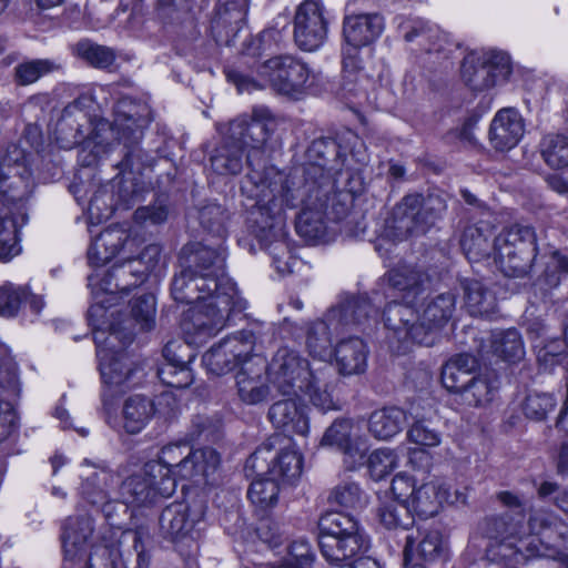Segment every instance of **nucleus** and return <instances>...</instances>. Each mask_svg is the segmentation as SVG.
<instances>
[{
  "instance_id": "nucleus-62",
  "label": "nucleus",
  "mask_w": 568,
  "mask_h": 568,
  "mask_svg": "<svg viewBox=\"0 0 568 568\" xmlns=\"http://www.w3.org/2000/svg\"><path fill=\"white\" fill-rule=\"evenodd\" d=\"M227 217L226 210L217 203H209L199 211V220L203 229L219 237H223L225 234Z\"/></svg>"
},
{
  "instance_id": "nucleus-39",
  "label": "nucleus",
  "mask_w": 568,
  "mask_h": 568,
  "mask_svg": "<svg viewBox=\"0 0 568 568\" xmlns=\"http://www.w3.org/2000/svg\"><path fill=\"white\" fill-rule=\"evenodd\" d=\"M406 424V414L398 407H383L374 410L368 418L369 434L379 440L396 436Z\"/></svg>"
},
{
  "instance_id": "nucleus-32",
  "label": "nucleus",
  "mask_w": 568,
  "mask_h": 568,
  "mask_svg": "<svg viewBox=\"0 0 568 568\" xmlns=\"http://www.w3.org/2000/svg\"><path fill=\"white\" fill-rule=\"evenodd\" d=\"M185 348L183 345L176 346L175 343H168L163 348L165 363L158 368V377L166 386L173 388H186L193 383V374L189 366L194 355H189L184 361L176 354V351Z\"/></svg>"
},
{
  "instance_id": "nucleus-49",
  "label": "nucleus",
  "mask_w": 568,
  "mask_h": 568,
  "mask_svg": "<svg viewBox=\"0 0 568 568\" xmlns=\"http://www.w3.org/2000/svg\"><path fill=\"white\" fill-rule=\"evenodd\" d=\"M91 481L85 484L83 498L91 505L99 507L111 526H119V519L122 515L128 514L130 504H126L124 499L122 501L109 499V495L102 488H99L95 494L91 490Z\"/></svg>"
},
{
  "instance_id": "nucleus-12",
  "label": "nucleus",
  "mask_w": 568,
  "mask_h": 568,
  "mask_svg": "<svg viewBox=\"0 0 568 568\" xmlns=\"http://www.w3.org/2000/svg\"><path fill=\"white\" fill-rule=\"evenodd\" d=\"M265 374L270 384L282 396H298L310 389L315 375L310 362L297 351L281 347L266 364Z\"/></svg>"
},
{
  "instance_id": "nucleus-16",
  "label": "nucleus",
  "mask_w": 568,
  "mask_h": 568,
  "mask_svg": "<svg viewBox=\"0 0 568 568\" xmlns=\"http://www.w3.org/2000/svg\"><path fill=\"white\" fill-rule=\"evenodd\" d=\"M413 303L390 302L383 312L384 325L387 329V339L390 344L397 343V351H405L410 343L430 346L420 313Z\"/></svg>"
},
{
  "instance_id": "nucleus-14",
  "label": "nucleus",
  "mask_w": 568,
  "mask_h": 568,
  "mask_svg": "<svg viewBox=\"0 0 568 568\" xmlns=\"http://www.w3.org/2000/svg\"><path fill=\"white\" fill-rule=\"evenodd\" d=\"M156 462L175 479L207 478L219 467L220 455L210 447L192 450L187 443H176L164 446Z\"/></svg>"
},
{
  "instance_id": "nucleus-13",
  "label": "nucleus",
  "mask_w": 568,
  "mask_h": 568,
  "mask_svg": "<svg viewBox=\"0 0 568 568\" xmlns=\"http://www.w3.org/2000/svg\"><path fill=\"white\" fill-rule=\"evenodd\" d=\"M103 334V332L94 334L101 377L111 395L123 394L140 382L142 373L140 367L126 355L110 353L108 347L114 346L111 338L121 339L120 332L114 329L108 338H102Z\"/></svg>"
},
{
  "instance_id": "nucleus-33",
  "label": "nucleus",
  "mask_w": 568,
  "mask_h": 568,
  "mask_svg": "<svg viewBox=\"0 0 568 568\" xmlns=\"http://www.w3.org/2000/svg\"><path fill=\"white\" fill-rule=\"evenodd\" d=\"M247 12V0H232L216 10L211 30L217 43L231 45L230 36H235Z\"/></svg>"
},
{
  "instance_id": "nucleus-27",
  "label": "nucleus",
  "mask_w": 568,
  "mask_h": 568,
  "mask_svg": "<svg viewBox=\"0 0 568 568\" xmlns=\"http://www.w3.org/2000/svg\"><path fill=\"white\" fill-rule=\"evenodd\" d=\"M525 133V123L515 108L500 109L491 120L488 139L494 150L505 152L514 149Z\"/></svg>"
},
{
  "instance_id": "nucleus-17",
  "label": "nucleus",
  "mask_w": 568,
  "mask_h": 568,
  "mask_svg": "<svg viewBox=\"0 0 568 568\" xmlns=\"http://www.w3.org/2000/svg\"><path fill=\"white\" fill-rule=\"evenodd\" d=\"M511 72L507 53L496 50L470 52L462 64V77L473 91H485L508 78Z\"/></svg>"
},
{
  "instance_id": "nucleus-28",
  "label": "nucleus",
  "mask_w": 568,
  "mask_h": 568,
  "mask_svg": "<svg viewBox=\"0 0 568 568\" xmlns=\"http://www.w3.org/2000/svg\"><path fill=\"white\" fill-rule=\"evenodd\" d=\"M80 104V100L68 104L57 122L55 141L62 149L70 150L79 145L91 129L90 119Z\"/></svg>"
},
{
  "instance_id": "nucleus-37",
  "label": "nucleus",
  "mask_w": 568,
  "mask_h": 568,
  "mask_svg": "<svg viewBox=\"0 0 568 568\" xmlns=\"http://www.w3.org/2000/svg\"><path fill=\"white\" fill-rule=\"evenodd\" d=\"M339 372L344 375L363 373L367 365L368 349L359 337H349L338 342L334 349Z\"/></svg>"
},
{
  "instance_id": "nucleus-18",
  "label": "nucleus",
  "mask_w": 568,
  "mask_h": 568,
  "mask_svg": "<svg viewBox=\"0 0 568 568\" xmlns=\"http://www.w3.org/2000/svg\"><path fill=\"white\" fill-rule=\"evenodd\" d=\"M255 342L256 334L253 329H241L213 345L203 355V363L211 373L225 374L239 364L244 366L250 362Z\"/></svg>"
},
{
  "instance_id": "nucleus-57",
  "label": "nucleus",
  "mask_w": 568,
  "mask_h": 568,
  "mask_svg": "<svg viewBox=\"0 0 568 568\" xmlns=\"http://www.w3.org/2000/svg\"><path fill=\"white\" fill-rule=\"evenodd\" d=\"M366 463L371 477L382 480L398 466V458L393 449L378 448L371 453Z\"/></svg>"
},
{
  "instance_id": "nucleus-50",
  "label": "nucleus",
  "mask_w": 568,
  "mask_h": 568,
  "mask_svg": "<svg viewBox=\"0 0 568 568\" xmlns=\"http://www.w3.org/2000/svg\"><path fill=\"white\" fill-rule=\"evenodd\" d=\"M306 348L311 356L325 361L332 356V337L325 321H315L306 328Z\"/></svg>"
},
{
  "instance_id": "nucleus-34",
  "label": "nucleus",
  "mask_w": 568,
  "mask_h": 568,
  "mask_svg": "<svg viewBox=\"0 0 568 568\" xmlns=\"http://www.w3.org/2000/svg\"><path fill=\"white\" fill-rule=\"evenodd\" d=\"M455 308L456 298L453 293L438 294L424 305L420 317L430 345L435 342L436 333L453 317Z\"/></svg>"
},
{
  "instance_id": "nucleus-55",
  "label": "nucleus",
  "mask_w": 568,
  "mask_h": 568,
  "mask_svg": "<svg viewBox=\"0 0 568 568\" xmlns=\"http://www.w3.org/2000/svg\"><path fill=\"white\" fill-rule=\"evenodd\" d=\"M122 556L119 539L93 545L87 559V568H120Z\"/></svg>"
},
{
  "instance_id": "nucleus-51",
  "label": "nucleus",
  "mask_w": 568,
  "mask_h": 568,
  "mask_svg": "<svg viewBox=\"0 0 568 568\" xmlns=\"http://www.w3.org/2000/svg\"><path fill=\"white\" fill-rule=\"evenodd\" d=\"M328 500L343 508L359 510L368 504V495L358 483L343 480L332 489Z\"/></svg>"
},
{
  "instance_id": "nucleus-60",
  "label": "nucleus",
  "mask_w": 568,
  "mask_h": 568,
  "mask_svg": "<svg viewBox=\"0 0 568 568\" xmlns=\"http://www.w3.org/2000/svg\"><path fill=\"white\" fill-rule=\"evenodd\" d=\"M28 297V287L6 283L0 286V316L11 318L17 316L23 301Z\"/></svg>"
},
{
  "instance_id": "nucleus-36",
  "label": "nucleus",
  "mask_w": 568,
  "mask_h": 568,
  "mask_svg": "<svg viewBox=\"0 0 568 568\" xmlns=\"http://www.w3.org/2000/svg\"><path fill=\"white\" fill-rule=\"evenodd\" d=\"M129 235L120 227H109L101 232L88 248V261L92 266H102L111 261L123 245Z\"/></svg>"
},
{
  "instance_id": "nucleus-4",
  "label": "nucleus",
  "mask_w": 568,
  "mask_h": 568,
  "mask_svg": "<svg viewBox=\"0 0 568 568\" xmlns=\"http://www.w3.org/2000/svg\"><path fill=\"white\" fill-rule=\"evenodd\" d=\"M33 190L26 152L10 144L0 155V261L21 253L19 231L27 223V200Z\"/></svg>"
},
{
  "instance_id": "nucleus-46",
  "label": "nucleus",
  "mask_w": 568,
  "mask_h": 568,
  "mask_svg": "<svg viewBox=\"0 0 568 568\" xmlns=\"http://www.w3.org/2000/svg\"><path fill=\"white\" fill-rule=\"evenodd\" d=\"M247 490L251 503L261 510L276 506L281 489V481L268 475H256Z\"/></svg>"
},
{
  "instance_id": "nucleus-30",
  "label": "nucleus",
  "mask_w": 568,
  "mask_h": 568,
  "mask_svg": "<svg viewBox=\"0 0 568 568\" xmlns=\"http://www.w3.org/2000/svg\"><path fill=\"white\" fill-rule=\"evenodd\" d=\"M447 483L439 478L430 479L416 487L409 503V509L419 517L428 518L436 515L442 505L449 500Z\"/></svg>"
},
{
  "instance_id": "nucleus-25",
  "label": "nucleus",
  "mask_w": 568,
  "mask_h": 568,
  "mask_svg": "<svg viewBox=\"0 0 568 568\" xmlns=\"http://www.w3.org/2000/svg\"><path fill=\"white\" fill-rule=\"evenodd\" d=\"M180 266L181 271L174 275L171 283V295L175 302L181 304L201 302L221 288L222 278L200 276L194 273V270L185 265Z\"/></svg>"
},
{
  "instance_id": "nucleus-54",
  "label": "nucleus",
  "mask_w": 568,
  "mask_h": 568,
  "mask_svg": "<svg viewBox=\"0 0 568 568\" xmlns=\"http://www.w3.org/2000/svg\"><path fill=\"white\" fill-rule=\"evenodd\" d=\"M378 517L381 524L389 530H406L414 525V516L409 506L399 501H390L381 506Z\"/></svg>"
},
{
  "instance_id": "nucleus-29",
  "label": "nucleus",
  "mask_w": 568,
  "mask_h": 568,
  "mask_svg": "<svg viewBox=\"0 0 568 568\" xmlns=\"http://www.w3.org/2000/svg\"><path fill=\"white\" fill-rule=\"evenodd\" d=\"M93 520L89 516L69 517L62 527V547L67 560L81 561L93 537Z\"/></svg>"
},
{
  "instance_id": "nucleus-19",
  "label": "nucleus",
  "mask_w": 568,
  "mask_h": 568,
  "mask_svg": "<svg viewBox=\"0 0 568 568\" xmlns=\"http://www.w3.org/2000/svg\"><path fill=\"white\" fill-rule=\"evenodd\" d=\"M258 74L280 94H301L310 80L311 70L305 62L290 54L276 55L266 60Z\"/></svg>"
},
{
  "instance_id": "nucleus-64",
  "label": "nucleus",
  "mask_w": 568,
  "mask_h": 568,
  "mask_svg": "<svg viewBox=\"0 0 568 568\" xmlns=\"http://www.w3.org/2000/svg\"><path fill=\"white\" fill-rule=\"evenodd\" d=\"M315 555L310 544L305 540H296L287 548L281 568H312Z\"/></svg>"
},
{
  "instance_id": "nucleus-47",
  "label": "nucleus",
  "mask_w": 568,
  "mask_h": 568,
  "mask_svg": "<svg viewBox=\"0 0 568 568\" xmlns=\"http://www.w3.org/2000/svg\"><path fill=\"white\" fill-rule=\"evenodd\" d=\"M465 305L471 316H489L496 307V298L481 282L471 280L464 285Z\"/></svg>"
},
{
  "instance_id": "nucleus-10",
  "label": "nucleus",
  "mask_w": 568,
  "mask_h": 568,
  "mask_svg": "<svg viewBox=\"0 0 568 568\" xmlns=\"http://www.w3.org/2000/svg\"><path fill=\"white\" fill-rule=\"evenodd\" d=\"M536 241L530 225L515 223L504 227L493 241V256L499 271L508 277L528 274L536 257Z\"/></svg>"
},
{
  "instance_id": "nucleus-63",
  "label": "nucleus",
  "mask_w": 568,
  "mask_h": 568,
  "mask_svg": "<svg viewBox=\"0 0 568 568\" xmlns=\"http://www.w3.org/2000/svg\"><path fill=\"white\" fill-rule=\"evenodd\" d=\"M353 430V422L349 418H337L325 430L321 439V446L333 447L339 450L349 443Z\"/></svg>"
},
{
  "instance_id": "nucleus-6",
  "label": "nucleus",
  "mask_w": 568,
  "mask_h": 568,
  "mask_svg": "<svg viewBox=\"0 0 568 568\" xmlns=\"http://www.w3.org/2000/svg\"><path fill=\"white\" fill-rule=\"evenodd\" d=\"M221 288L189 310L182 321V331L187 344H202L227 326L236 314H241L247 302L240 295L233 281L222 278Z\"/></svg>"
},
{
  "instance_id": "nucleus-44",
  "label": "nucleus",
  "mask_w": 568,
  "mask_h": 568,
  "mask_svg": "<svg viewBox=\"0 0 568 568\" xmlns=\"http://www.w3.org/2000/svg\"><path fill=\"white\" fill-rule=\"evenodd\" d=\"M489 343L490 352L505 362L515 363L525 355L523 338L515 328L494 331Z\"/></svg>"
},
{
  "instance_id": "nucleus-52",
  "label": "nucleus",
  "mask_w": 568,
  "mask_h": 568,
  "mask_svg": "<svg viewBox=\"0 0 568 568\" xmlns=\"http://www.w3.org/2000/svg\"><path fill=\"white\" fill-rule=\"evenodd\" d=\"M540 153L548 166L555 170L568 166V136L548 134L540 142Z\"/></svg>"
},
{
  "instance_id": "nucleus-1",
  "label": "nucleus",
  "mask_w": 568,
  "mask_h": 568,
  "mask_svg": "<svg viewBox=\"0 0 568 568\" xmlns=\"http://www.w3.org/2000/svg\"><path fill=\"white\" fill-rule=\"evenodd\" d=\"M276 128V120L267 108H255L250 119L239 118L230 123L229 134L210 158L214 172L235 175L243 169V153L247 149L250 172L242 182L241 191L255 200L252 210L265 202V227L261 229L258 236L273 241L283 236L284 227L283 207L275 203V192L290 191L295 184L274 168L265 166L264 148Z\"/></svg>"
},
{
  "instance_id": "nucleus-59",
  "label": "nucleus",
  "mask_w": 568,
  "mask_h": 568,
  "mask_svg": "<svg viewBox=\"0 0 568 568\" xmlns=\"http://www.w3.org/2000/svg\"><path fill=\"white\" fill-rule=\"evenodd\" d=\"M131 317L139 326V331H151L155 325V297L153 294H143L131 303Z\"/></svg>"
},
{
  "instance_id": "nucleus-35",
  "label": "nucleus",
  "mask_w": 568,
  "mask_h": 568,
  "mask_svg": "<svg viewBox=\"0 0 568 568\" xmlns=\"http://www.w3.org/2000/svg\"><path fill=\"white\" fill-rule=\"evenodd\" d=\"M130 258L114 264L100 282L102 291L109 294H128L131 288L145 282L143 272Z\"/></svg>"
},
{
  "instance_id": "nucleus-22",
  "label": "nucleus",
  "mask_w": 568,
  "mask_h": 568,
  "mask_svg": "<svg viewBox=\"0 0 568 568\" xmlns=\"http://www.w3.org/2000/svg\"><path fill=\"white\" fill-rule=\"evenodd\" d=\"M179 262L200 276L232 281L224 272L225 254L221 247H211L200 242L189 243L182 247Z\"/></svg>"
},
{
  "instance_id": "nucleus-31",
  "label": "nucleus",
  "mask_w": 568,
  "mask_h": 568,
  "mask_svg": "<svg viewBox=\"0 0 568 568\" xmlns=\"http://www.w3.org/2000/svg\"><path fill=\"white\" fill-rule=\"evenodd\" d=\"M447 547L443 536L437 529L417 530V535L409 534L406 536L404 547V559L406 562L414 560L417 556L424 561H435L445 559Z\"/></svg>"
},
{
  "instance_id": "nucleus-23",
  "label": "nucleus",
  "mask_w": 568,
  "mask_h": 568,
  "mask_svg": "<svg viewBox=\"0 0 568 568\" xmlns=\"http://www.w3.org/2000/svg\"><path fill=\"white\" fill-rule=\"evenodd\" d=\"M383 281L402 297V303H415L430 287L428 273L419 266L403 264L390 268Z\"/></svg>"
},
{
  "instance_id": "nucleus-5",
  "label": "nucleus",
  "mask_w": 568,
  "mask_h": 568,
  "mask_svg": "<svg viewBox=\"0 0 568 568\" xmlns=\"http://www.w3.org/2000/svg\"><path fill=\"white\" fill-rule=\"evenodd\" d=\"M318 547L324 559L335 568H382L368 556L369 537L359 521L342 511H328L318 520Z\"/></svg>"
},
{
  "instance_id": "nucleus-53",
  "label": "nucleus",
  "mask_w": 568,
  "mask_h": 568,
  "mask_svg": "<svg viewBox=\"0 0 568 568\" xmlns=\"http://www.w3.org/2000/svg\"><path fill=\"white\" fill-rule=\"evenodd\" d=\"M59 69L60 65L51 59L27 60L16 65L13 78L18 85L24 87Z\"/></svg>"
},
{
  "instance_id": "nucleus-2",
  "label": "nucleus",
  "mask_w": 568,
  "mask_h": 568,
  "mask_svg": "<svg viewBox=\"0 0 568 568\" xmlns=\"http://www.w3.org/2000/svg\"><path fill=\"white\" fill-rule=\"evenodd\" d=\"M497 500L507 511L486 518L483 527L485 558L503 568L537 557H561L568 548V524L548 508H530L525 500L508 490L499 491Z\"/></svg>"
},
{
  "instance_id": "nucleus-20",
  "label": "nucleus",
  "mask_w": 568,
  "mask_h": 568,
  "mask_svg": "<svg viewBox=\"0 0 568 568\" xmlns=\"http://www.w3.org/2000/svg\"><path fill=\"white\" fill-rule=\"evenodd\" d=\"M328 21L325 9L318 0H305L296 9L294 17V41L306 52H314L325 43Z\"/></svg>"
},
{
  "instance_id": "nucleus-15",
  "label": "nucleus",
  "mask_w": 568,
  "mask_h": 568,
  "mask_svg": "<svg viewBox=\"0 0 568 568\" xmlns=\"http://www.w3.org/2000/svg\"><path fill=\"white\" fill-rule=\"evenodd\" d=\"M141 105L132 100L123 99L115 104L113 126L123 141V159L118 164L122 171L140 170L146 161L143 159V151L139 146L142 138V130L146 125V119L140 113Z\"/></svg>"
},
{
  "instance_id": "nucleus-48",
  "label": "nucleus",
  "mask_w": 568,
  "mask_h": 568,
  "mask_svg": "<svg viewBox=\"0 0 568 568\" xmlns=\"http://www.w3.org/2000/svg\"><path fill=\"white\" fill-rule=\"evenodd\" d=\"M72 51L79 59L95 69H109L116 59L115 51L112 48L95 43L89 39L77 42Z\"/></svg>"
},
{
  "instance_id": "nucleus-8",
  "label": "nucleus",
  "mask_w": 568,
  "mask_h": 568,
  "mask_svg": "<svg viewBox=\"0 0 568 568\" xmlns=\"http://www.w3.org/2000/svg\"><path fill=\"white\" fill-rule=\"evenodd\" d=\"M205 505L200 501L173 503L159 517V532L172 542L185 565L193 568L200 550L199 540L204 529Z\"/></svg>"
},
{
  "instance_id": "nucleus-9",
  "label": "nucleus",
  "mask_w": 568,
  "mask_h": 568,
  "mask_svg": "<svg viewBox=\"0 0 568 568\" xmlns=\"http://www.w3.org/2000/svg\"><path fill=\"white\" fill-rule=\"evenodd\" d=\"M303 459L291 436L275 434L263 442L245 462L246 475H268L292 483L302 473Z\"/></svg>"
},
{
  "instance_id": "nucleus-45",
  "label": "nucleus",
  "mask_w": 568,
  "mask_h": 568,
  "mask_svg": "<svg viewBox=\"0 0 568 568\" xmlns=\"http://www.w3.org/2000/svg\"><path fill=\"white\" fill-rule=\"evenodd\" d=\"M154 403L142 395L130 396L123 405L124 428L129 434L140 433L154 415Z\"/></svg>"
},
{
  "instance_id": "nucleus-24",
  "label": "nucleus",
  "mask_w": 568,
  "mask_h": 568,
  "mask_svg": "<svg viewBox=\"0 0 568 568\" xmlns=\"http://www.w3.org/2000/svg\"><path fill=\"white\" fill-rule=\"evenodd\" d=\"M265 368V359L254 355L236 374L237 395L244 404L257 405L268 400L271 388L267 377H263Z\"/></svg>"
},
{
  "instance_id": "nucleus-61",
  "label": "nucleus",
  "mask_w": 568,
  "mask_h": 568,
  "mask_svg": "<svg viewBox=\"0 0 568 568\" xmlns=\"http://www.w3.org/2000/svg\"><path fill=\"white\" fill-rule=\"evenodd\" d=\"M400 207L409 210L420 209L422 213H427L429 219L437 221L446 210L445 201L436 194H428L426 197L419 194H409L403 199Z\"/></svg>"
},
{
  "instance_id": "nucleus-26",
  "label": "nucleus",
  "mask_w": 568,
  "mask_h": 568,
  "mask_svg": "<svg viewBox=\"0 0 568 568\" xmlns=\"http://www.w3.org/2000/svg\"><path fill=\"white\" fill-rule=\"evenodd\" d=\"M287 398L273 403L268 409V418L273 426L291 435L305 436L310 429L307 406L298 396H286Z\"/></svg>"
},
{
  "instance_id": "nucleus-42",
  "label": "nucleus",
  "mask_w": 568,
  "mask_h": 568,
  "mask_svg": "<svg viewBox=\"0 0 568 568\" xmlns=\"http://www.w3.org/2000/svg\"><path fill=\"white\" fill-rule=\"evenodd\" d=\"M498 388L499 383L496 376L478 374L474 375L458 394L465 404L479 407L491 403Z\"/></svg>"
},
{
  "instance_id": "nucleus-58",
  "label": "nucleus",
  "mask_w": 568,
  "mask_h": 568,
  "mask_svg": "<svg viewBox=\"0 0 568 568\" xmlns=\"http://www.w3.org/2000/svg\"><path fill=\"white\" fill-rule=\"evenodd\" d=\"M556 405L557 400L551 394L530 392L523 403V412L527 418L539 422L544 420Z\"/></svg>"
},
{
  "instance_id": "nucleus-21",
  "label": "nucleus",
  "mask_w": 568,
  "mask_h": 568,
  "mask_svg": "<svg viewBox=\"0 0 568 568\" xmlns=\"http://www.w3.org/2000/svg\"><path fill=\"white\" fill-rule=\"evenodd\" d=\"M355 1H347L342 23V37L345 43L367 47L376 41L384 30V18L378 13H357L353 10Z\"/></svg>"
},
{
  "instance_id": "nucleus-40",
  "label": "nucleus",
  "mask_w": 568,
  "mask_h": 568,
  "mask_svg": "<svg viewBox=\"0 0 568 568\" xmlns=\"http://www.w3.org/2000/svg\"><path fill=\"white\" fill-rule=\"evenodd\" d=\"M146 532L140 529H128L121 532L119 545L125 547L120 560V568H149L150 556L146 554L143 540Z\"/></svg>"
},
{
  "instance_id": "nucleus-11",
  "label": "nucleus",
  "mask_w": 568,
  "mask_h": 568,
  "mask_svg": "<svg viewBox=\"0 0 568 568\" xmlns=\"http://www.w3.org/2000/svg\"><path fill=\"white\" fill-rule=\"evenodd\" d=\"M176 481L165 466L158 462H148L138 473L122 481L120 494L126 504L136 507L148 506L156 503L160 497L172 496L176 489Z\"/></svg>"
},
{
  "instance_id": "nucleus-56",
  "label": "nucleus",
  "mask_w": 568,
  "mask_h": 568,
  "mask_svg": "<svg viewBox=\"0 0 568 568\" xmlns=\"http://www.w3.org/2000/svg\"><path fill=\"white\" fill-rule=\"evenodd\" d=\"M20 394L18 366L8 348H0V395L14 397Z\"/></svg>"
},
{
  "instance_id": "nucleus-43",
  "label": "nucleus",
  "mask_w": 568,
  "mask_h": 568,
  "mask_svg": "<svg viewBox=\"0 0 568 568\" xmlns=\"http://www.w3.org/2000/svg\"><path fill=\"white\" fill-rule=\"evenodd\" d=\"M377 310L366 296H353L343 302L337 310H333L331 317L338 316L344 326H364L371 318H375Z\"/></svg>"
},
{
  "instance_id": "nucleus-3",
  "label": "nucleus",
  "mask_w": 568,
  "mask_h": 568,
  "mask_svg": "<svg viewBox=\"0 0 568 568\" xmlns=\"http://www.w3.org/2000/svg\"><path fill=\"white\" fill-rule=\"evenodd\" d=\"M290 180L294 181V185L290 191L275 192L277 205L283 207L284 227L283 236L277 240H263L258 236L262 227H265V202L258 207L251 210L248 216V225L254 236L260 242L261 246L270 251L273 256L274 263H280L282 257L288 253L286 237V209L302 207L295 222V229L298 235L306 241L316 242L323 241L326 236L325 217L332 220H342L347 213V205L339 199L343 194L334 191L325 201L312 202L308 192L301 189V180L296 181L295 178Z\"/></svg>"
},
{
  "instance_id": "nucleus-7",
  "label": "nucleus",
  "mask_w": 568,
  "mask_h": 568,
  "mask_svg": "<svg viewBox=\"0 0 568 568\" xmlns=\"http://www.w3.org/2000/svg\"><path fill=\"white\" fill-rule=\"evenodd\" d=\"M339 158V145L334 139L321 138L314 140L306 150L308 162L303 176L290 175L286 179L295 178L301 180V189L308 192L312 202L325 201L334 191L339 194L356 193L358 187L353 185L354 179L349 171L337 168Z\"/></svg>"
},
{
  "instance_id": "nucleus-38",
  "label": "nucleus",
  "mask_w": 568,
  "mask_h": 568,
  "mask_svg": "<svg viewBox=\"0 0 568 568\" xmlns=\"http://www.w3.org/2000/svg\"><path fill=\"white\" fill-rule=\"evenodd\" d=\"M477 361L469 354H458L450 357L442 367L443 386L450 393L458 394L474 376Z\"/></svg>"
},
{
  "instance_id": "nucleus-41",
  "label": "nucleus",
  "mask_w": 568,
  "mask_h": 568,
  "mask_svg": "<svg viewBox=\"0 0 568 568\" xmlns=\"http://www.w3.org/2000/svg\"><path fill=\"white\" fill-rule=\"evenodd\" d=\"M491 227L488 224L478 223L467 226L463 233L460 245L470 261H479L493 254L490 237Z\"/></svg>"
}]
</instances>
